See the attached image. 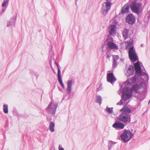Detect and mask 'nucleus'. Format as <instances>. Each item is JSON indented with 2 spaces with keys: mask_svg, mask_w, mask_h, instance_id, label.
Listing matches in <instances>:
<instances>
[{
  "mask_svg": "<svg viewBox=\"0 0 150 150\" xmlns=\"http://www.w3.org/2000/svg\"><path fill=\"white\" fill-rule=\"evenodd\" d=\"M145 85L144 83L142 82L139 85L136 84L133 85L132 88L127 87L126 86L124 87L122 91V96L121 99L117 105H121L124 103L126 101L130 99L132 97L133 91L136 93L139 92V89Z\"/></svg>",
  "mask_w": 150,
  "mask_h": 150,
  "instance_id": "f257e3e1",
  "label": "nucleus"
},
{
  "mask_svg": "<svg viewBox=\"0 0 150 150\" xmlns=\"http://www.w3.org/2000/svg\"><path fill=\"white\" fill-rule=\"evenodd\" d=\"M130 6L132 11L138 15H139L142 11V4L141 3H137L136 1H133Z\"/></svg>",
  "mask_w": 150,
  "mask_h": 150,
  "instance_id": "f03ea898",
  "label": "nucleus"
},
{
  "mask_svg": "<svg viewBox=\"0 0 150 150\" xmlns=\"http://www.w3.org/2000/svg\"><path fill=\"white\" fill-rule=\"evenodd\" d=\"M133 135V134L130 130H125L121 134L120 137L125 142H127L131 139Z\"/></svg>",
  "mask_w": 150,
  "mask_h": 150,
  "instance_id": "7ed1b4c3",
  "label": "nucleus"
},
{
  "mask_svg": "<svg viewBox=\"0 0 150 150\" xmlns=\"http://www.w3.org/2000/svg\"><path fill=\"white\" fill-rule=\"evenodd\" d=\"M128 53L129 57L131 62H134L138 61V58L133 46L129 49Z\"/></svg>",
  "mask_w": 150,
  "mask_h": 150,
  "instance_id": "20e7f679",
  "label": "nucleus"
},
{
  "mask_svg": "<svg viewBox=\"0 0 150 150\" xmlns=\"http://www.w3.org/2000/svg\"><path fill=\"white\" fill-rule=\"evenodd\" d=\"M111 5V2H105L102 4L101 9L102 14L104 16H106L110 9Z\"/></svg>",
  "mask_w": 150,
  "mask_h": 150,
  "instance_id": "39448f33",
  "label": "nucleus"
},
{
  "mask_svg": "<svg viewBox=\"0 0 150 150\" xmlns=\"http://www.w3.org/2000/svg\"><path fill=\"white\" fill-rule=\"evenodd\" d=\"M58 105L57 103L52 101L46 108V110L49 113L54 115L56 113Z\"/></svg>",
  "mask_w": 150,
  "mask_h": 150,
  "instance_id": "423d86ee",
  "label": "nucleus"
},
{
  "mask_svg": "<svg viewBox=\"0 0 150 150\" xmlns=\"http://www.w3.org/2000/svg\"><path fill=\"white\" fill-rule=\"evenodd\" d=\"M119 119L121 122L124 123L131 121V116L125 113H122L119 116Z\"/></svg>",
  "mask_w": 150,
  "mask_h": 150,
  "instance_id": "0eeeda50",
  "label": "nucleus"
},
{
  "mask_svg": "<svg viewBox=\"0 0 150 150\" xmlns=\"http://www.w3.org/2000/svg\"><path fill=\"white\" fill-rule=\"evenodd\" d=\"M125 20L127 23L129 24H133L135 22L136 18L133 14H128L126 17Z\"/></svg>",
  "mask_w": 150,
  "mask_h": 150,
  "instance_id": "6e6552de",
  "label": "nucleus"
},
{
  "mask_svg": "<svg viewBox=\"0 0 150 150\" xmlns=\"http://www.w3.org/2000/svg\"><path fill=\"white\" fill-rule=\"evenodd\" d=\"M110 38L112 40V38L110 36H109L108 37V38L107 39V40L108 41L107 45L108 47L111 49H117L118 47L115 44L110 41L108 40V39Z\"/></svg>",
  "mask_w": 150,
  "mask_h": 150,
  "instance_id": "1a4fd4ad",
  "label": "nucleus"
},
{
  "mask_svg": "<svg viewBox=\"0 0 150 150\" xmlns=\"http://www.w3.org/2000/svg\"><path fill=\"white\" fill-rule=\"evenodd\" d=\"M107 81L111 84L114 83L116 80L112 72L109 73L107 74Z\"/></svg>",
  "mask_w": 150,
  "mask_h": 150,
  "instance_id": "9d476101",
  "label": "nucleus"
},
{
  "mask_svg": "<svg viewBox=\"0 0 150 150\" xmlns=\"http://www.w3.org/2000/svg\"><path fill=\"white\" fill-rule=\"evenodd\" d=\"M134 67L136 73L138 75L140 76L142 74V71L139 61H137V62L134 64Z\"/></svg>",
  "mask_w": 150,
  "mask_h": 150,
  "instance_id": "9b49d317",
  "label": "nucleus"
},
{
  "mask_svg": "<svg viewBox=\"0 0 150 150\" xmlns=\"http://www.w3.org/2000/svg\"><path fill=\"white\" fill-rule=\"evenodd\" d=\"M116 26L114 25H110L108 28V31L109 34L112 36L116 35Z\"/></svg>",
  "mask_w": 150,
  "mask_h": 150,
  "instance_id": "f8f14e48",
  "label": "nucleus"
},
{
  "mask_svg": "<svg viewBox=\"0 0 150 150\" xmlns=\"http://www.w3.org/2000/svg\"><path fill=\"white\" fill-rule=\"evenodd\" d=\"M112 127L116 129H123L124 127V125L122 123L120 122H115L112 125Z\"/></svg>",
  "mask_w": 150,
  "mask_h": 150,
  "instance_id": "ddd939ff",
  "label": "nucleus"
},
{
  "mask_svg": "<svg viewBox=\"0 0 150 150\" xmlns=\"http://www.w3.org/2000/svg\"><path fill=\"white\" fill-rule=\"evenodd\" d=\"M125 73L126 75L127 76H130L132 75L134 73V70L133 66L132 65L129 66Z\"/></svg>",
  "mask_w": 150,
  "mask_h": 150,
  "instance_id": "4468645a",
  "label": "nucleus"
},
{
  "mask_svg": "<svg viewBox=\"0 0 150 150\" xmlns=\"http://www.w3.org/2000/svg\"><path fill=\"white\" fill-rule=\"evenodd\" d=\"M130 7V6L129 3H127L125 4L121 9V13L125 14L128 12Z\"/></svg>",
  "mask_w": 150,
  "mask_h": 150,
  "instance_id": "2eb2a0df",
  "label": "nucleus"
},
{
  "mask_svg": "<svg viewBox=\"0 0 150 150\" xmlns=\"http://www.w3.org/2000/svg\"><path fill=\"white\" fill-rule=\"evenodd\" d=\"M16 16V15L13 16L10 20L8 21L7 25V27L9 26H11V27L14 26Z\"/></svg>",
  "mask_w": 150,
  "mask_h": 150,
  "instance_id": "dca6fc26",
  "label": "nucleus"
},
{
  "mask_svg": "<svg viewBox=\"0 0 150 150\" xmlns=\"http://www.w3.org/2000/svg\"><path fill=\"white\" fill-rule=\"evenodd\" d=\"M72 83V80H70L68 81L67 83V93L69 94H71V84Z\"/></svg>",
  "mask_w": 150,
  "mask_h": 150,
  "instance_id": "f3484780",
  "label": "nucleus"
},
{
  "mask_svg": "<svg viewBox=\"0 0 150 150\" xmlns=\"http://www.w3.org/2000/svg\"><path fill=\"white\" fill-rule=\"evenodd\" d=\"M120 111L121 112H123L122 113H125L127 114H129L131 112L130 109L126 106H124L122 108L120 109Z\"/></svg>",
  "mask_w": 150,
  "mask_h": 150,
  "instance_id": "a211bd4d",
  "label": "nucleus"
},
{
  "mask_svg": "<svg viewBox=\"0 0 150 150\" xmlns=\"http://www.w3.org/2000/svg\"><path fill=\"white\" fill-rule=\"evenodd\" d=\"M129 30L128 29L125 28L123 31V37L124 39L126 40L129 36Z\"/></svg>",
  "mask_w": 150,
  "mask_h": 150,
  "instance_id": "6ab92c4d",
  "label": "nucleus"
},
{
  "mask_svg": "<svg viewBox=\"0 0 150 150\" xmlns=\"http://www.w3.org/2000/svg\"><path fill=\"white\" fill-rule=\"evenodd\" d=\"M54 123L53 122H50L49 126V129L51 132H54Z\"/></svg>",
  "mask_w": 150,
  "mask_h": 150,
  "instance_id": "aec40b11",
  "label": "nucleus"
},
{
  "mask_svg": "<svg viewBox=\"0 0 150 150\" xmlns=\"http://www.w3.org/2000/svg\"><path fill=\"white\" fill-rule=\"evenodd\" d=\"M105 111L109 114H112L113 112V108H110L107 106L105 110Z\"/></svg>",
  "mask_w": 150,
  "mask_h": 150,
  "instance_id": "412c9836",
  "label": "nucleus"
},
{
  "mask_svg": "<svg viewBox=\"0 0 150 150\" xmlns=\"http://www.w3.org/2000/svg\"><path fill=\"white\" fill-rule=\"evenodd\" d=\"M57 77L58 81L59 83H60L61 86H62V87L64 89V86L62 80V78L61 75V74H57Z\"/></svg>",
  "mask_w": 150,
  "mask_h": 150,
  "instance_id": "4be33fe9",
  "label": "nucleus"
},
{
  "mask_svg": "<svg viewBox=\"0 0 150 150\" xmlns=\"http://www.w3.org/2000/svg\"><path fill=\"white\" fill-rule=\"evenodd\" d=\"M57 77L58 81L59 83H60L61 86H62V87L64 89V86L62 80V78L61 75V74H57Z\"/></svg>",
  "mask_w": 150,
  "mask_h": 150,
  "instance_id": "5701e85b",
  "label": "nucleus"
},
{
  "mask_svg": "<svg viewBox=\"0 0 150 150\" xmlns=\"http://www.w3.org/2000/svg\"><path fill=\"white\" fill-rule=\"evenodd\" d=\"M57 77L58 81L59 83H60L61 86H62V87L64 89V86L62 80V78L61 75V74H57Z\"/></svg>",
  "mask_w": 150,
  "mask_h": 150,
  "instance_id": "b1692460",
  "label": "nucleus"
},
{
  "mask_svg": "<svg viewBox=\"0 0 150 150\" xmlns=\"http://www.w3.org/2000/svg\"><path fill=\"white\" fill-rule=\"evenodd\" d=\"M135 97L140 101L143 100L144 98V94L141 93H138L137 96H135Z\"/></svg>",
  "mask_w": 150,
  "mask_h": 150,
  "instance_id": "393cba45",
  "label": "nucleus"
},
{
  "mask_svg": "<svg viewBox=\"0 0 150 150\" xmlns=\"http://www.w3.org/2000/svg\"><path fill=\"white\" fill-rule=\"evenodd\" d=\"M96 100V102L98 103H99L100 105L101 104L102 99L101 96L100 95L97 96Z\"/></svg>",
  "mask_w": 150,
  "mask_h": 150,
  "instance_id": "a878e982",
  "label": "nucleus"
},
{
  "mask_svg": "<svg viewBox=\"0 0 150 150\" xmlns=\"http://www.w3.org/2000/svg\"><path fill=\"white\" fill-rule=\"evenodd\" d=\"M3 111L5 113H7L8 112V106L6 104L4 105L3 106Z\"/></svg>",
  "mask_w": 150,
  "mask_h": 150,
  "instance_id": "bb28decb",
  "label": "nucleus"
},
{
  "mask_svg": "<svg viewBox=\"0 0 150 150\" xmlns=\"http://www.w3.org/2000/svg\"><path fill=\"white\" fill-rule=\"evenodd\" d=\"M9 0H4L2 4V6L3 7H5L6 8L7 7L8 4V3Z\"/></svg>",
  "mask_w": 150,
  "mask_h": 150,
  "instance_id": "cd10ccee",
  "label": "nucleus"
},
{
  "mask_svg": "<svg viewBox=\"0 0 150 150\" xmlns=\"http://www.w3.org/2000/svg\"><path fill=\"white\" fill-rule=\"evenodd\" d=\"M142 76H144V78L146 79V80L147 81H148L149 77V76L147 74L145 73H143L142 74Z\"/></svg>",
  "mask_w": 150,
  "mask_h": 150,
  "instance_id": "c85d7f7f",
  "label": "nucleus"
},
{
  "mask_svg": "<svg viewBox=\"0 0 150 150\" xmlns=\"http://www.w3.org/2000/svg\"><path fill=\"white\" fill-rule=\"evenodd\" d=\"M127 43L128 46H132V44L133 40L132 39H130L129 40L127 41Z\"/></svg>",
  "mask_w": 150,
  "mask_h": 150,
  "instance_id": "c756f323",
  "label": "nucleus"
},
{
  "mask_svg": "<svg viewBox=\"0 0 150 150\" xmlns=\"http://www.w3.org/2000/svg\"><path fill=\"white\" fill-rule=\"evenodd\" d=\"M119 57L117 55H114L113 56V61H117L119 59Z\"/></svg>",
  "mask_w": 150,
  "mask_h": 150,
  "instance_id": "7c9ffc66",
  "label": "nucleus"
},
{
  "mask_svg": "<svg viewBox=\"0 0 150 150\" xmlns=\"http://www.w3.org/2000/svg\"><path fill=\"white\" fill-rule=\"evenodd\" d=\"M117 65V61H113L112 62V67L114 68L116 67Z\"/></svg>",
  "mask_w": 150,
  "mask_h": 150,
  "instance_id": "2f4dec72",
  "label": "nucleus"
},
{
  "mask_svg": "<svg viewBox=\"0 0 150 150\" xmlns=\"http://www.w3.org/2000/svg\"><path fill=\"white\" fill-rule=\"evenodd\" d=\"M137 78L135 76H134L131 79V82L132 83L134 82L136 80Z\"/></svg>",
  "mask_w": 150,
  "mask_h": 150,
  "instance_id": "473e14b6",
  "label": "nucleus"
},
{
  "mask_svg": "<svg viewBox=\"0 0 150 150\" xmlns=\"http://www.w3.org/2000/svg\"><path fill=\"white\" fill-rule=\"evenodd\" d=\"M124 85H125V84H123V85H122V86H123ZM122 87V86H121V88L118 91V93L119 94V95H120V93H121V92H122V89L124 88H123L122 89V90H121V88Z\"/></svg>",
  "mask_w": 150,
  "mask_h": 150,
  "instance_id": "72a5a7b5",
  "label": "nucleus"
},
{
  "mask_svg": "<svg viewBox=\"0 0 150 150\" xmlns=\"http://www.w3.org/2000/svg\"><path fill=\"white\" fill-rule=\"evenodd\" d=\"M58 68V72L57 74H61V71L60 69V66L59 65H57V66Z\"/></svg>",
  "mask_w": 150,
  "mask_h": 150,
  "instance_id": "f704fd0d",
  "label": "nucleus"
},
{
  "mask_svg": "<svg viewBox=\"0 0 150 150\" xmlns=\"http://www.w3.org/2000/svg\"><path fill=\"white\" fill-rule=\"evenodd\" d=\"M109 144H112V145H113L115 144L116 143L112 141H109Z\"/></svg>",
  "mask_w": 150,
  "mask_h": 150,
  "instance_id": "c9c22d12",
  "label": "nucleus"
},
{
  "mask_svg": "<svg viewBox=\"0 0 150 150\" xmlns=\"http://www.w3.org/2000/svg\"><path fill=\"white\" fill-rule=\"evenodd\" d=\"M58 149L59 150H64V149L62 147V146L61 145H59Z\"/></svg>",
  "mask_w": 150,
  "mask_h": 150,
  "instance_id": "e433bc0d",
  "label": "nucleus"
},
{
  "mask_svg": "<svg viewBox=\"0 0 150 150\" xmlns=\"http://www.w3.org/2000/svg\"><path fill=\"white\" fill-rule=\"evenodd\" d=\"M112 145L110 144L109 143H108V146L109 147V150H110L112 149Z\"/></svg>",
  "mask_w": 150,
  "mask_h": 150,
  "instance_id": "4c0bfd02",
  "label": "nucleus"
},
{
  "mask_svg": "<svg viewBox=\"0 0 150 150\" xmlns=\"http://www.w3.org/2000/svg\"><path fill=\"white\" fill-rule=\"evenodd\" d=\"M111 56V54H109L108 53L107 54V57L109 58Z\"/></svg>",
  "mask_w": 150,
  "mask_h": 150,
  "instance_id": "58836bf2",
  "label": "nucleus"
},
{
  "mask_svg": "<svg viewBox=\"0 0 150 150\" xmlns=\"http://www.w3.org/2000/svg\"><path fill=\"white\" fill-rule=\"evenodd\" d=\"M6 8H5V9H3L2 10V13H3L4 12V11H5V10Z\"/></svg>",
  "mask_w": 150,
  "mask_h": 150,
  "instance_id": "ea45409f",
  "label": "nucleus"
},
{
  "mask_svg": "<svg viewBox=\"0 0 150 150\" xmlns=\"http://www.w3.org/2000/svg\"><path fill=\"white\" fill-rule=\"evenodd\" d=\"M106 2H110L111 0H105Z\"/></svg>",
  "mask_w": 150,
  "mask_h": 150,
  "instance_id": "a19ab883",
  "label": "nucleus"
},
{
  "mask_svg": "<svg viewBox=\"0 0 150 150\" xmlns=\"http://www.w3.org/2000/svg\"><path fill=\"white\" fill-rule=\"evenodd\" d=\"M55 63L56 64L57 66L59 65V64L58 63H56V62H55Z\"/></svg>",
  "mask_w": 150,
  "mask_h": 150,
  "instance_id": "79ce46f5",
  "label": "nucleus"
},
{
  "mask_svg": "<svg viewBox=\"0 0 150 150\" xmlns=\"http://www.w3.org/2000/svg\"><path fill=\"white\" fill-rule=\"evenodd\" d=\"M62 89L61 88H59V90L60 91H62Z\"/></svg>",
  "mask_w": 150,
  "mask_h": 150,
  "instance_id": "37998d69",
  "label": "nucleus"
},
{
  "mask_svg": "<svg viewBox=\"0 0 150 150\" xmlns=\"http://www.w3.org/2000/svg\"><path fill=\"white\" fill-rule=\"evenodd\" d=\"M150 103V100H149V102H148V104H149Z\"/></svg>",
  "mask_w": 150,
  "mask_h": 150,
  "instance_id": "c03bdc74",
  "label": "nucleus"
},
{
  "mask_svg": "<svg viewBox=\"0 0 150 150\" xmlns=\"http://www.w3.org/2000/svg\"><path fill=\"white\" fill-rule=\"evenodd\" d=\"M78 0H75L76 2V1H78Z\"/></svg>",
  "mask_w": 150,
  "mask_h": 150,
  "instance_id": "a18cd8bd",
  "label": "nucleus"
},
{
  "mask_svg": "<svg viewBox=\"0 0 150 150\" xmlns=\"http://www.w3.org/2000/svg\"><path fill=\"white\" fill-rule=\"evenodd\" d=\"M50 64L51 65V62H50Z\"/></svg>",
  "mask_w": 150,
  "mask_h": 150,
  "instance_id": "49530a36",
  "label": "nucleus"
},
{
  "mask_svg": "<svg viewBox=\"0 0 150 150\" xmlns=\"http://www.w3.org/2000/svg\"><path fill=\"white\" fill-rule=\"evenodd\" d=\"M142 45H141V46H142V44H141Z\"/></svg>",
  "mask_w": 150,
  "mask_h": 150,
  "instance_id": "de8ad7c7",
  "label": "nucleus"
},
{
  "mask_svg": "<svg viewBox=\"0 0 150 150\" xmlns=\"http://www.w3.org/2000/svg\"><path fill=\"white\" fill-rule=\"evenodd\" d=\"M142 45H141V46H142V44H141Z\"/></svg>",
  "mask_w": 150,
  "mask_h": 150,
  "instance_id": "09e8293b",
  "label": "nucleus"
},
{
  "mask_svg": "<svg viewBox=\"0 0 150 150\" xmlns=\"http://www.w3.org/2000/svg\"><path fill=\"white\" fill-rule=\"evenodd\" d=\"M142 45H141V46H142V44H141Z\"/></svg>",
  "mask_w": 150,
  "mask_h": 150,
  "instance_id": "8fccbe9b",
  "label": "nucleus"
},
{
  "mask_svg": "<svg viewBox=\"0 0 150 150\" xmlns=\"http://www.w3.org/2000/svg\"><path fill=\"white\" fill-rule=\"evenodd\" d=\"M128 103H127V102L126 104H128Z\"/></svg>",
  "mask_w": 150,
  "mask_h": 150,
  "instance_id": "3c124183",
  "label": "nucleus"
}]
</instances>
